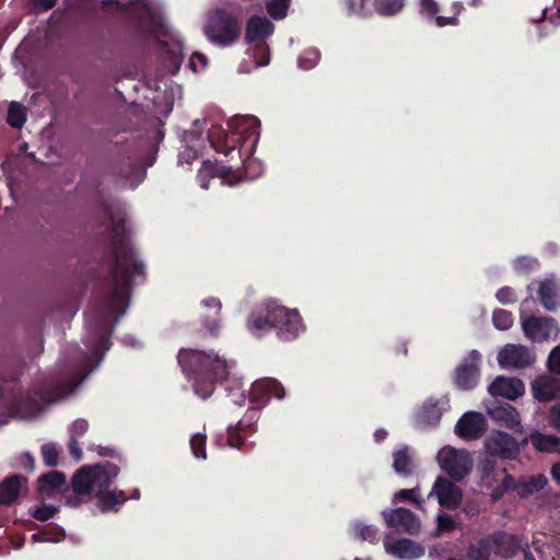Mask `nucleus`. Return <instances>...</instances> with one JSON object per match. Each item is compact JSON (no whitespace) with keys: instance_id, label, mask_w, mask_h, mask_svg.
<instances>
[{"instance_id":"obj_1","label":"nucleus","mask_w":560,"mask_h":560,"mask_svg":"<svg viewBox=\"0 0 560 560\" xmlns=\"http://www.w3.org/2000/svg\"><path fill=\"white\" fill-rule=\"evenodd\" d=\"M144 264L136 259L131 244L126 240L122 230L113 228L110 250L108 256V282L110 283V302L118 306L132 292L133 277L144 278Z\"/></svg>"},{"instance_id":"obj_2","label":"nucleus","mask_w":560,"mask_h":560,"mask_svg":"<svg viewBox=\"0 0 560 560\" xmlns=\"http://www.w3.org/2000/svg\"><path fill=\"white\" fill-rule=\"evenodd\" d=\"M177 361L183 373L192 382L195 393L202 399L212 395L217 384L225 381L231 364L213 351L182 348Z\"/></svg>"},{"instance_id":"obj_3","label":"nucleus","mask_w":560,"mask_h":560,"mask_svg":"<svg viewBox=\"0 0 560 560\" xmlns=\"http://www.w3.org/2000/svg\"><path fill=\"white\" fill-rule=\"evenodd\" d=\"M229 128L231 135L221 126L212 125L208 130L210 145L226 156L235 153L244 164L246 160L242 158L243 152L247 159L259 140L260 121L255 116L234 117L229 121Z\"/></svg>"},{"instance_id":"obj_4","label":"nucleus","mask_w":560,"mask_h":560,"mask_svg":"<svg viewBox=\"0 0 560 560\" xmlns=\"http://www.w3.org/2000/svg\"><path fill=\"white\" fill-rule=\"evenodd\" d=\"M246 327L256 337L277 329L278 336L287 341L295 339L304 330L299 311L279 305L276 301L257 305L248 315Z\"/></svg>"},{"instance_id":"obj_5","label":"nucleus","mask_w":560,"mask_h":560,"mask_svg":"<svg viewBox=\"0 0 560 560\" xmlns=\"http://www.w3.org/2000/svg\"><path fill=\"white\" fill-rule=\"evenodd\" d=\"M284 394L283 386L275 378H264L253 383L249 400L256 407L248 410L235 425L228 427V444L231 447L241 448L245 440L256 431L258 410L265 407L271 397L282 399Z\"/></svg>"},{"instance_id":"obj_6","label":"nucleus","mask_w":560,"mask_h":560,"mask_svg":"<svg viewBox=\"0 0 560 560\" xmlns=\"http://www.w3.org/2000/svg\"><path fill=\"white\" fill-rule=\"evenodd\" d=\"M520 544L515 535L495 530L483 535L466 548L465 558L451 557L447 560H490L491 555L511 558L516 555Z\"/></svg>"},{"instance_id":"obj_7","label":"nucleus","mask_w":560,"mask_h":560,"mask_svg":"<svg viewBox=\"0 0 560 560\" xmlns=\"http://www.w3.org/2000/svg\"><path fill=\"white\" fill-rule=\"evenodd\" d=\"M241 24L236 15L223 9H215L208 13L203 33L207 38L218 46H230L241 35Z\"/></svg>"},{"instance_id":"obj_8","label":"nucleus","mask_w":560,"mask_h":560,"mask_svg":"<svg viewBox=\"0 0 560 560\" xmlns=\"http://www.w3.org/2000/svg\"><path fill=\"white\" fill-rule=\"evenodd\" d=\"M120 469L118 465L106 462L80 467L71 478V487L80 492H93L94 487L109 488Z\"/></svg>"},{"instance_id":"obj_9","label":"nucleus","mask_w":560,"mask_h":560,"mask_svg":"<svg viewBox=\"0 0 560 560\" xmlns=\"http://www.w3.org/2000/svg\"><path fill=\"white\" fill-rule=\"evenodd\" d=\"M275 31L273 23L266 16L253 15L248 19L245 28V42L254 45V55H261L256 60L258 66H266L269 63V48L266 39L272 35Z\"/></svg>"},{"instance_id":"obj_10","label":"nucleus","mask_w":560,"mask_h":560,"mask_svg":"<svg viewBox=\"0 0 560 560\" xmlns=\"http://www.w3.org/2000/svg\"><path fill=\"white\" fill-rule=\"evenodd\" d=\"M88 337L85 346L95 354L107 351L112 345L109 325V314L105 312L97 313L94 317L86 318Z\"/></svg>"},{"instance_id":"obj_11","label":"nucleus","mask_w":560,"mask_h":560,"mask_svg":"<svg viewBox=\"0 0 560 560\" xmlns=\"http://www.w3.org/2000/svg\"><path fill=\"white\" fill-rule=\"evenodd\" d=\"M438 458L442 470L455 481H462L472 468L470 455L465 450L444 447Z\"/></svg>"},{"instance_id":"obj_12","label":"nucleus","mask_w":560,"mask_h":560,"mask_svg":"<svg viewBox=\"0 0 560 560\" xmlns=\"http://www.w3.org/2000/svg\"><path fill=\"white\" fill-rule=\"evenodd\" d=\"M488 455L501 459H516L520 456V444L511 434L495 430L485 440Z\"/></svg>"},{"instance_id":"obj_13","label":"nucleus","mask_w":560,"mask_h":560,"mask_svg":"<svg viewBox=\"0 0 560 560\" xmlns=\"http://www.w3.org/2000/svg\"><path fill=\"white\" fill-rule=\"evenodd\" d=\"M382 515L388 528H394L408 535H417L420 530V520L409 509H386L382 512Z\"/></svg>"},{"instance_id":"obj_14","label":"nucleus","mask_w":560,"mask_h":560,"mask_svg":"<svg viewBox=\"0 0 560 560\" xmlns=\"http://www.w3.org/2000/svg\"><path fill=\"white\" fill-rule=\"evenodd\" d=\"M481 354L477 350H471L454 372V383L462 390L472 389L479 381L480 369L479 362Z\"/></svg>"},{"instance_id":"obj_15","label":"nucleus","mask_w":560,"mask_h":560,"mask_svg":"<svg viewBox=\"0 0 560 560\" xmlns=\"http://www.w3.org/2000/svg\"><path fill=\"white\" fill-rule=\"evenodd\" d=\"M486 408L488 416L495 423L515 432H523L520 412L511 404L493 400L490 401Z\"/></svg>"},{"instance_id":"obj_16","label":"nucleus","mask_w":560,"mask_h":560,"mask_svg":"<svg viewBox=\"0 0 560 560\" xmlns=\"http://www.w3.org/2000/svg\"><path fill=\"white\" fill-rule=\"evenodd\" d=\"M487 420L482 413L477 411L465 412L455 425V433L463 440H477L487 430Z\"/></svg>"},{"instance_id":"obj_17","label":"nucleus","mask_w":560,"mask_h":560,"mask_svg":"<svg viewBox=\"0 0 560 560\" xmlns=\"http://www.w3.org/2000/svg\"><path fill=\"white\" fill-rule=\"evenodd\" d=\"M498 362L501 368L524 369L535 362V355L525 346L506 345L499 352Z\"/></svg>"},{"instance_id":"obj_18","label":"nucleus","mask_w":560,"mask_h":560,"mask_svg":"<svg viewBox=\"0 0 560 560\" xmlns=\"http://www.w3.org/2000/svg\"><path fill=\"white\" fill-rule=\"evenodd\" d=\"M524 335L532 341H544L557 330L556 322L548 317L528 316L522 323Z\"/></svg>"},{"instance_id":"obj_19","label":"nucleus","mask_w":560,"mask_h":560,"mask_svg":"<svg viewBox=\"0 0 560 560\" xmlns=\"http://www.w3.org/2000/svg\"><path fill=\"white\" fill-rule=\"evenodd\" d=\"M28 491V480L22 475H10L0 482V505H12Z\"/></svg>"},{"instance_id":"obj_20","label":"nucleus","mask_w":560,"mask_h":560,"mask_svg":"<svg viewBox=\"0 0 560 560\" xmlns=\"http://www.w3.org/2000/svg\"><path fill=\"white\" fill-rule=\"evenodd\" d=\"M432 492L435 493L439 504L447 510H455L462 502V491L458 487L443 477H439L433 486Z\"/></svg>"},{"instance_id":"obj_21","label":"nucleus","mask_w":560,"mask_h":560,"mask_svg":"<svg viewBox=\"0 0 560 560\" xmlns=\"http://www.w3.org/2000/svg\"><path fill=\"white\" fill-rule=\"evenodd\" d=\"M488 392L492 397H504L515 400L525 392L521 380L514 377L498 376L489 386Z\"/></svg>"},{"instance_id":"obj_22","label":"nucleus","mask_w":560,"mask_h":560,"mask_svg":"<svg viewBox=\"0 0 560 560\" xmlns=\"http://www.w3.org/2000/svg\"><path fill=\"white\" fill-rule=\"evenodd\" d=\"M93 491L97 499L96 506L102 513L118 512L129 499L122 490L110 491L109 488L94 487Z\"/></svg>"},{"instance_id":"obj_23","label":"nucleus","mask_w":560,"mask_h":560,"mask_svg":"<svg viewBox=\"0 0 560 560\" xmlns=\"http://www.w3.org/2000/svg\"><path fill=\"white\" fill-rule=\"evenodd\" d=\"M532 393L536 400L548 402L560 394V381L550 375H541L532 382Z\"/></svg>"},{"instance_id":"obj_24","label":"nucleus","mask_w":560,"mask_h":560,"mask_svg":"<svg viewBox=\"0 0 560 560\" xmlns=\"http://www.w3.org/2000/svg\"><path fill=\"white\" fill-rule=\"evenodd\" d=\"M384 548L387 553L398 559H418L424 555L423 546L415 542L409 538H399L394 542H384Z\"/></svg>"},{"instance_id":"obj_25","label":"nucleus","mask_w":560,"mask_h":560,"mask_svg":"<svg viewBox=\"0 0 560 560\" xmlns=\"http://www.w3.org/2000/svg\"><path fill=\"white\" fill-rule=\"evenodd\" d=\"M202 173H208L211 177L219 176L230 186L236 185L242 180V175L234 171L232 165L218 166L210 161H203L202 168L198 174L199 178H201Z\"/></svg>"},{"instance_id":"obj_26","label":"nucleus","mask_w":560,"mask_h":560,"mask_svg":"<svg viewBox=\"0 0 560 560\" xmlns=\"http://www.w3.org/2000/svg\"><path fill=\"white\" fill-rule=\"evenodd\" d=\"M538 299L548 311H555L560 305V284L553 280H544L538 289Z\"/></svg>"},{"instance_id":"obj_27","label":"nucleus","mask_w":560,"mask_h":560,"mask_svg":"<svg viewBox=\"0 0 560 560\" xmlns=\"http://www.w3.org/2000/svg\"><path fill=\"white\" fill-rule=\"evenodd\" d=\"M66 483V475L58 470L43 474L38 478V492L45 498H52Z\"/></svg>"},{"instance_id":"obj_28","label":"nucleus","mask_w":560,"mask_h":560,"mask_svg":"<svg viewBox=\"0 0 560 560\" xmlns=\"http://www.w3.org/2000/svg\"><path fill=\"white\" fill-rule=\"evenodd\" d=\"M530 444L539 452H560V438L534 431L529 434Z\"/></svg>"},{"instance_id":"obj_29","label":"nucleus","mask_w":560,"mask_h":560,"mask_svg":"<svg viewBox=\"0 0 560 560\" xmlns=\"http://www.w3.org/2000/svg\"><path fill=\"white\" fill-rule=\"evenodd\" d=\"M442 408L438 400H427L418 412V421L425 425H436L442 417Z\"/></svg>"},{"instance_id":"obj_30","label":"nucleus","mask_w":560,"mask_h":560,"mask_svg":"<svg viewBox=\"0 0 560 560\" xmlns=\"http://www.w3.org/2000/svg\"><path fill=\"white\" fill-rule=\"evenodd\" d=\"M376 13L383 16H393L399 13L405 7V0H372ZM369 0H361V8L364 9Z\"/></svg>"},{"instance_id":"obj_31","label":"nucleus","mask_w":560,"mask_h":560,"mask_svg":"<svg viewBox=\"0 0 560 560\" xmlns=\"http://www.w3.org/2000/svg\"><path fill=\"white\" fill-rule=\"evenodd\" d=\"M393 467L395 471L401 476H409L411 474V457L408 447L400 448L394 453Z\"/></svg>"},{"instance_id":"obj_32","label":"nucleus","mask_w":560,"mask_h":560,"mask_svg":"<svg viewBox=\"0 0 560 560\" xmlns=\"http://www.w3.org/2000/svg\"><path fill=\"white\" fill-rule=\"evenodd\" d=\"M26 121V109L25 107L18 103L12 102L9 105L7 122L15 129H20Z\"/></svg>"},{"instance_id":"obj_33","label":"nucleus","mask_w":560,"mask_h":560,"mask_svg":"<svg viewBox=\"0 0 560 560\" xmlns=\"http://www.w3.org/2000/svg\"><path fill=\"white\" fill-rule=\"evenodd\" d=\"M547 483L544 476H533L527 481L518 483L517 493L522 498H527L530 494L540 491Z\"/></svg>"},{"instance_id":"obj_34","label":"nucleus","mask_w":560,"mask_h":560,"mask_svg":"<svg viewBox=\"0 0 560 560\" xmlns=\"http://www.w3.org/2000/svg\"><path fill=\"white\" fill-rule=\"evenodd\" d=\"M66 537V533L62 527L55 525L49 528H44L32 535L34 541H51L59 542Z\"/></svg>"},{"instance_id":"obj_35","label":"nucleus","mask_w":560,"mask_h":560,"mask_svg":"<svg viewBox=\"0 0 560 560\" xmlns=\"http://www.w3.org/2000/svg\"><path fill=\"white\" fill-rule=\"evenodd\" d=\"M60 450L55 443H45L40 447L43 462L47 467H56L59 464Z\"/></svg>"},{"instance_id":"obj_36","label":"nucleus","mask_w":560,"mask_h":560,"mask_svg":"<svg viewBox=\"0 0 560 560\" xmlns=\"http://www.w3.org/2000/svg\"><path fill=\"white\" fill-rule=\"evenodd\" d=\"M59 506L42 503L30 511V515L39 522H46L57 515Z\"/></svg>"},{"instance_id":"obj_37","label":"nucleus","mask_w":560,"mask_h":560,"mask_svg":"<svg viewBox=\"0 0 560 560\" xmlns=\"http://www.w3.org/2000/svg\"><path fill=\"white\" fill-rule=\"evenodd\" d=\"M290 1L291 0H268L266 2V10L272 19H283L287 16Z\"/></svg>"},{"instance_id":"obj_38","label":"nucleus","mask_w":560,"mask_h":560,"mask_svg":"<svg viewBox=\"0 0 560 560\" xmlns=\"http://www.w3.org/2000/svg\"><path fill=\"white\" fill-rule=\"evenodd\" d=\"M492 322L497 329L506 330L513 325V315L510 311L497 308L492 314Z\"/></svg>"},{"instance_id":"obj_39","label":"nucleus","mask_w":560,"mask_h":560,"mask_svg":"<svg viewBox=\"0 0 560 560\" xmlns=\"http://www.w3.org/2000/svg\"><path fill=\"white\" fill-rule=\"evenodd\" d=\"M206 443L207 436L202 433H196L190 438L189 444L195 457L206 459Z\"/></svg>"},{"instance_id":"obj_40","label":"nucleus","mask_w":560,"mask_h":560,"mask_svg":"<svg viewBox=\"0 0 560 560\" xmlns=\"http://www.w3.org/2000/svg\"><path fill=\"white\" fill-rule=\"evenodd\" d=\"M419 488L401 489L394 494L393 503L410 501L417 505H420V500L417 499Z\"/></svg>"},{"instance_id":"obj_41","label":"nucleus","mask_w":560,"mask_h":560,"mask_svg":"<svg viewBox=\"0 0 560 560\" xmlns=\"http://www.w3.org/2000/svg\"><path fill=\"white\" fill-rule=\"evenodd\" d=\"M355 535L361 540L374 541L377 536V528L372 525H364L362 523H358L354 525Z\"/></svg>"},{"instance_id":"obj_42","label":"nucleus","mask_w":560,"mask_h":560,"mask_svg":"<svg viewBox=\"0 0 560 560\" xmlns=\"http://www.w3.org/2000/svg\"><path fill=\"white\" fill-rule=\"evenodd\" d=\"M436 532L439 534L445 533V532H452L455 529V522L453 517L448 514L442 513L439 514L436 518Z\"/></svg>"},{"instance_id":"obj_43","label":"nucleus","mask_w":560,"mask_h":560,"mask_svg":"<svg viewBox=\"0 0 560 560\" xmlns=\"http://www.w3.org/2000/svg\"><path fill=\"white\" fill-rule=\"evenodd\" d=\"M547 366L550 373L560 374V346L555 347L547 360Z\"/></svg>"},{"instance_id":"obj_44","label":"nucleus","mask_w":560,"mask_h":560,"mask_svg":"<svg viewBox=\"0 0 560 560\" xmlns=\"http://www.w3.org/2000/svg\"><path fill=\"white\" fill-rule=\"evenodd\" d=\"M495 298L502 304H513L516 302L515 292L511 287H502L499 289Z\"/></svg>"},{"instance_id":"obj_45","label":"nucleus","mask_w":560,"mask_h":560,"mask_svg":"<svg viewBox=\"0 0 560 560\" xmlns=\"http://www.w3.org/2000/svg\"><path fill=\"white\" fill-rule=\"evenodd\" d=\"M18 465L22 469H24L26 472H33L35 469V458L34 456L28 453L24 452L18 457Z\"/></svg>"},{"instance_id":"obj_46","label":"nucleus","mask_w":560,"mask_h":560,"mask_svg":"<svg viewBox=\"0 0 560 560\" xmlns=\"http://www.w3.org/2000/svg\"><path fill=\"white\" fill-rule=\"evenodd\" d=\"M207 65L208 58L201 52H194L189 60V68L194 72H198L199 70L205 69Z\"/></svg>"},{"instance_id":"obj_47","label":"nucleus","mask_w":560,"mask_h":560,"mask_svg":"<svg viewBox=\"0 0 560 560\" xmlns=\"http://www.w3.org/2000/svg\"><path fill=\"white\" fill-rule=\"evenodd\" d=\"M518 485L512 475L505 474L501 483L498 486L497 491L502 493L517 490Z\"/></svg>"},{"instance_id":"obj_48","label":"nucleus","mask_w":560,"mask_h":560,"mask_svg":"<svg viewBox=\"0 0 560 560\" xmlns=\"http://www.w3.org/2000/svg\"><path fill=\"white\" fill-rule=\"evenodd\" d=\"M127 164H128V170H122V168H119L116 174L122 178H131L133 176V174L136 173H143V171L141 170L140 165L133 161V160H130L128 159L127 161Z\"/></svg>"},{"instance_id":"obj_49","label":"nucleus","mask_w":560,"mask_h":560,"mask_svg":"<svg viewBox=\"0 0 560 560\" xmlns=\"http://www.w3.org/2000/svg\"><path fill=\"white\" fill-rule=\"evenodd\" d=\"M89 429V423L85 419H77L70 429V438L78 439L79 436H82Z\"/></svg>"},{"instance_id":"obj_50","label":"nucleus","mask_w":560,"mask_h":560,"mask_svg":"<svg viewBox=\"0 0 560 560\" xmlns=\"http://www.w3.org/2000/svg\"><path fill=\"white\" fill-rule=\"evenodd\" d=\"M36 13L47 12L52 9L58 0H30Z\"/></svg>"},{"instance_id":"obj_51","label":"nucleus","mask_w":560,"mask_h":560,"mask_svg":"<svg viewBox=\"0 0 560 560\" xmlns=\"http://www.w3.org/2000/svg\"><path fill=\"white\" fill-rule=\"evenodd\" d=\"M202 327L207 329L211 337H218L220 332V324L217 317L205 318Z\"/></svg>"},{"instance_id":"obj_52","label":"nucleus","mask_w":560,"mask_h":560,"mask_svg":"<svg viewBox=\"0 0 560 560\" xmlns=\"http://www.w3.org/2000/svg\"><path fill=\"white\" fill-rule=\"evenodd\" d=\"M68 448L70 455L73 457L75 462H80L82 459L83 453L79 445L78 439L70 438Z\"/></svg>"},{"instance_id":"obj_53","label":"nucleus","mask_w":560,"mask_h":560,"mask_svg":"<svg viewBox=\"0 0 560 560\" xmlns=\"http://www.w3.org/2000/svg\"><path fill=\"white\" fill-rule=\"evenodd\" d=\"M72 491H73V494L72 495H69L67 499H66V504L70 508H78L82 502V495H88L90 497L92 492H80L78 493L73 488H72Z\"/></svg>"},{"instance_id":"obj_54","label":"nucleus","mask_w":560,"mask_h":560,"mask_svg":"<svg viewBox=\"0 0 560 560\" xmlns=\"http://www.w3.org/2000/svg\"><path fill=\"white\" fill-rule=\"evenodd\" d=\"M421 9L431 15H435L439 12V5L434 0H421Z\"/></svg>"},{"instance_id":"obj_55","label":"nucleus","mask_w":560,"mask_h":560,"mask_svg":"<svg viewBox=\"0 0 560 560\" xmlns=\"http://www.w3.org/2000/svg\"><path fill=\"white\" fill-rule=\"evenodd\" d=\"M202 304L206 307L213 308L217 316L220 314L222 304H221V301L219 299H215V298L205 299L202 301Z\"/></svg>"},{"instance_id":"obj_56","label":"nucleus","mask_w":560,"mask_h":560,"mask_svg":"<svg viewBox=\"0 0 560 560\" xmlns=\"http://www.w3.org/2000/svg\"><path fill=\"white\" fill-rule=\"evenodd\" d=\"M435 23L440 27H443V26H446V25H457L458 24V19L455 15L454 16H450V18L439 15V16L435 18Z\"/></svg>"},{"instance_id":"obj_57","label":"nucleus","mask_w":560,"mask_h":560,"mask_svg":"<svg viewBox=\"0 0 560 560\" xmlns=\"http://www.w3.org/2000/svg\"><path fill=\"white\" fill-rule=\"evenodd\" d=\"M550 412L553 425L560 432V401L551 407Z\"/></svg>"},{"instance_id":"obj_58","label":"nucleus","mask_w":560,"mask_h":560,"mask_svg":"<svg viewBox=\"0 0 560 560\" xmlns=\"http://www.w3.org/2000/svg\"><path fill=\"white\" fill-rule=\"evenodd\" d=\"M97 453L102 457H115L116 452L114 448L107 446H97Z\"/></svg>"},{"instance_id":"obj_59","label":"nucleus","mask_w":560,"mask_h":560,"mask_svg":"<svg viewBox=\"0 0 560 560\" xmlns=\"http://www.w3.org/2000/svg\"><path fill=\"white\" fill-rule=\"evenodd\" d=\"M494 466H495V460L494 459H490V458H487L483 464H482V472L485 475H488L490 471H492L494 469Z\"/></svg>"},{"instance_id":"obj_60","label":"nucleus","mask_w":560,"mask_h":560,"mask_svg":"<svg viewBox=\"0 0 560 560\" xmlns=\"http://www.w3.org/2000/svg\"><path fill=\"white\" fill-rule=\"evenodd\" d=\"M551 476L553 480L560 482V460L553 464V466L551 467Z\"/></svg>"},{"instance_id":"obj_61","label":"nucleus","mask_w":560,"mask_h":560,"mask_svg":"<svg viewBox=\"0 0 560 560\" xmlns=\"http://www.w3.org/2000/svg\"><path fill=\"white\" fill-rule=\"evenodd\" d=\"M386 438H387V431H386V430H384V429H377V430L374 432V440H375L377 443L383 442Z\"/></svg>"},{"instance_id":"obj_62","label":"nucleus","mask_w":560,"mask_h":560,"mask_svg":"<svg viewBox=\"0 0 560 560\" xmlns=\"http://www.w3.org/2000/svg\"><path fill=\"white\" fill-rule=\"evenodd\" d=\"M128 301H129V298L125 302L120 303L118 306H114L112 304V302H110V293H109L108 294V308H109V312H115V311H117L120 307H127ZM121 312H125V308H121Z\"/></svg>"},{"instance_id":"obj_63","label":"nucleus","mask_w":560,"mask_h":560,"mask_svg":"<svg viewBox=\"0 0 560 560\" xmlns=\"http://www.w3.org/2000/svg\"><path fill=\"white\" fill-rule=\"evenodd\" d=\"M103 5H115L118 11H122L126 8V5L124 3H120L118 0H104Z\"/></svg>"},{"instance_id":"obj_64","label":"nucleus","mask_w":560,"mask_h":560,"mask_svg":"<svg viewBox=\"0 0 560 560\" xmlns=\"http://www.w3.org/2000/svg\"><path fill=\"white\" fill-rule=\"evenodd\" d=\"M549 20L553 23V24H560V10L557 11V13L555 15H550L549 16Z\"/></svg>"}]
</instances>
